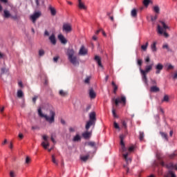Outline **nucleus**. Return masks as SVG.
<instances>
[{
    "mask_svg": "<svg viewBox=\"0 0 177 177\" xmlns=\"http://www.w3.org/2000/svg\"><path fill=\"white\" fill-rule=\"evenodd\" d=\"M111 85L113 88V93L115 95H117V91H118V86H117V84H115V82H111Z\"/></svg>",
    "mask_w": 177,
    "mask_h": 177,
    "instance_id": "22",
    "label": "nucleus"
},
{
    "mask_svg": "<svg viewBox=\"0 0 177 177\" xmlns=\"http://www.w3.org/2000/svg\"><path fill=\"white\" fill-rule=\"evenodd\" d=\"M52 16H56V10L52 6L49 7Z\"/></svg>",
    "mask_w": 177,
    "mask_h": 177,
    "instance_id": "34",
    "label": "nucleus"
},
{
    "mask_svg": "<svg viewBox=\"0 0 177 177\" xmlns=\"http://www.w3.org/2000/svg\"><path fill=\"white\" fill-rule=\"evenodd\" d=\"M58 39H59L62 44H67V39H66V38L64 37V36H63V35H59Z\"/></svg>",
    "mask_w": 177,
    "mask_h": 177,
    "instance_id": "19",
    "label": "nucleus"
},
{
    "mask_svg": "<svg viewBox=\"0 0 177 177\" xmlns=\"http://www.w3.org/2000/svg\"><path fill=\"white\" fill-rule=\"evenodd\" d=\"M78 8L80 9H83L84 10H86V6L84 3H80L78 4Z\"/></svg>",
    "mask_w": 177,
    "mask_h": 177,
    "instance_id": "35",
    "label": "nucleus"
},
{
    "mask_svg": "<svg viewBox=\"0 0 177 177\" xmlns=\"http://www.w3.org/2000/svg\"><path fill=\"white\" fill-rule=\"evenodd\" d=\"M89 120L93 121V122H96V113L91 112L89 113Z\"/></svg>",
    "mask_w": 177,
    "mask_h": 177,
    "instance_id": "15",
    "label": "nucleus"
},
{
    "mask_svg": "<svg viewBox=\"0 0 177 177\" xmlns=\"http://www.w3.org/2000/svg\"><path fill=\"white\" fill-rule=\"evenodd\" d=\"M59 56L54 57H53V62H54V63H57V61L59 60Z\"/></svg>",
    "mask_w": 177,
    "mask_h": 177,
    "instance_id": "54",
    "label": "nucleus"
},
{
    "mask_svg": "<svg viewBox=\"0 0 177 177\" xmlns=\"http://www.w3.org/2000/svg\"><path fill=\"white\" fill-rule=\"evenodd\" d=\"M166 168H167V169H174L175 165H174V163L170 162L167 165H165Z\"/></svg>",
    "mask_w": 177,
    "mask_h": 177,
    "instance_id": "31",
    "label": "nucleus"
},
{
    "mask_svg": "<svg viewBox=\"0 0 177 177\" xmlns=\"http://www.w3.org/2000/svg\"><path fill=\"white\" fill-rule=\"evenodd\" d=\"M153 64L147 65L145 66V70L142 69V68H140V74L142 75V80L146 85H149V83L147 82V73H150V71L153 70Z\"/></svg>",
    "mask_w": 177,
    "mask_h": 177,
    "instance_id": "3",
    "label": "nucleus"
},
{
    "mask_svg": "<svg viewBox=\"0 0 177 177\" xmlns=\"http://www.w3.org/2000/svg\"><path fill=\"white\" fill-rule=\"evenodd\" d=\"M131 16L134 19H136V17H138V10H136V8H133V10H131Z\"/></svg>",
    "mask_w": 177,
    "mask_h": 177,
    "instance_id": "21",
    "label": "nucleus"
},
{
    "mask_svg": "<svg viewBox=\"0 0 177 177\" xmlns=\"http://www.w3.org/2000/svg\"><path fill=\"white\" fill-rule=\"evenodd\" d=\"M31 161V159L30 157L27 156L26 158V164H30V162Z\"/></svg>",
    "mask_w": 177,
    "mask_h": 177,
    "instance_id": "55",
    "label": "nucleus"
},
{
    "mask_svg": "<svg viewBox=\"0 0 177 177\" xmlns=\"http://www.w3.org/2000/svg\"><path fill=\"white\" fill-rule=\"evenodd\" d=\"M79 55H80L81 56H85V55H88V50L85 48V46H81L79 51Z\"/></svg>",
    "mask_w": 177,
    "mask_h": 177,
    "instance_id": "12",
    "label": "nucleus"
},
{
    "mask_svg": "<svg viewBox=\"0 0 177 177\" xmlns=\"http://www.w3.org/2000/svg\"><path fill=\"white\" fill-rule=\"evenodd\" d=\"M88 95H89L91 99H95V97H96V93L95 92V91L92 88H89Z\"/></svg>",
    "mask_w": 177,
    "mask_h": 177,
    "instance_id": "17",
    "label": "nucleus"
},
{
    "mask_svg": "<svg viewBox=\"0 0 177 177\" xmlns=\"http://www.w3.org/2000/svg\"><path fill=\"white\" fill-rule=\"evenodd\" d=\"M133 150H135V147H133V146L129 147V152H127L126 153L122 154L123 158L127 164H129V162H131L132 161V159H131V158H128V156H129V153H132V151H133Z\"/></svg>",
    "mask_w": 177,
    "mask_h": 177,
    "instance_id": "6",
    "label": "nucleus"
},
{
    "mask_svg": "<svg viewBox=\"0 0 177 177\" xmlns=\"http://www.w3.org/2000/svg\"><path fill=\"white\" fill-rule=\"evenodd\" d=\"M17 96L19 99H21L22 97H24V93H23V91L21 90H18L17 92Z\"/></svg>",
    "mask_w": 177,
    "mask_h": 177,
    "instance_id": "23",
    "label": "nucleus"
},
{
    "mask_svg": "<svg viewBox=\"0 0 177 177\" xmlns=\"http://www.w3.org/2000/svg\"><path fill=\"white\" fill-rule=\"evenodd\" d=\"M176 156H177L176 153H173L169 155V158H170L171 160H174V158H175Z\"/></svg>",
    "mask_w": 177,
    "mask_h": 177,
    "instance_id": "42",
    "label": "nucleus"
},
{
    "mask_svg": "<svg viewBox=\"0 0 177 177\" xmlns=\"http://www.w3.org/2000/svg\"><path fill=\"white\" fill-rule=\"evenodd\" d=\"M52 162L53 164H55V165H59V163L56 161V158L55 157V155H52Z\"/></svg>",
    "mask_w": 177,
    "mask_h": 177,
    "instance_id": "43",
    "label": "nucleus"
},
{
    "mask_svg": "<svg viewBox=\"0 0 177 177\" xmlns=\"http://www.w3.org/2000/svg\"><path fill=\"white\" fill-rule=\"evenodd\" d=\"M62 30L63 31H65V32H71V31H73V28L69 24H64Z\"/></svg>",
    "mask_w": 177,
    "mask_h": 177,
    "instance_id": "10",
    "label": "nucleus"
},
{
    "mask_svg": "<svg viewBox=\"0 0 177 177\" xmlns=\"http://www.w3.org/2000/svg\"><path fill=\"white\" fill-rule=\"evenodd\" d=\"M66 55L68 56V60H69L70 63L73 66H80V61H78V58L75 56V51L73 48H69L67 50Z\"/></svg>",
    "mask_w": 177,
    "mask_h": 177,
    "instance_id": "1",
    "label": "nucleus"
},
{
    "mask_svg": "<svg viewBox=\"0 0 177 177\" xmlns=\"http://www.w3.org/2000/svg\"><path fill=\"white\" fill-rule=\"evenodd\" d=\"M139 139H140V141H142L145 139V133L143 131L140 132Z\"/></svg>",
    "mask_w": 177,
    "mask_h": 177,
    "instance_id": "37",
    "label": "nucleus"
},
{
    "mask_svg": "<svg viewBox=\"0 0 177 177\" xmlns=\"http://www.w3.org/2000/svg\"><path fill=\"white\" fill-rule=\"evenodd\" d=\"M163 49H169V47L168 46V44H164L162 46Z\"/></svg>",
    "mask_w": 177,
    "mask_h": 177,
    "instance_id": "58",
    "label": "nucleus"
},
{
    "mask_svg": "<svg viewBox=\"0 0 177 177\" xmlns=\"http://www.w3.org/2000/svg\"><path fill=\"white\" fill-rule=\"evenodd\" d=\"M80 160L82 161H83L84 162H86V161H88V160H89V155L80 156Z\"/></svg>",
    "mask_w": 177,
    "mask_h": 177,
    "instance_id": "29",
    "label": "nucleus"
},
{
    "mask_svg": "<svg viewBox=\"0 0 177 177\" xmlns=\"http://www.w3.org/2000/svg\"><path fill=\"white\" fill-rule=\"evenodd\" d=\"M37 99H38V96L37 95H35L32 97V102H33L34 104H35L37 102Z\"/></svg>",
    "mask_w": 177,
    "mask_h": 177,
    "instance_id": "53",
    "label": "nucleus"
},
{
    "mask_svg": "<svg viewBox=\"0 0 177 177\" xmlns=\"http://www.w3.org/2000/svg\"><path fill=\"white\" fill-rule=\"evenodd\" d=\"M43 139L44 141L41 142V145L42 147H44V149H45V150H46V149H48V147L50 146L49 142L48 141V136H43Z\"/></svg>",
    "mask_w": 177,
    "mask_h": 177,
    "instance_id": "9",
    "label": "nucleus"
},
{
    "mask_svg": "<svg viewBox=\"0 0 177 177\" xmlns=\"http://www.w3.org/2000/svg\"><path fill=\"white\" fill-rule=\"evenodd\" d=\"M113 127L115 129H118L120 131V125L118 124V123L116 122H113Z\"/></svg>",
    "mask_w": 177,
    "mask_h": 177,
    "instance_id": "47",
    "label": "nucleus"
},
{
    "mask_svg": "<svg viewBox=\"0 0 177 177\" xmlns=\"http://www.w3.org/2000/svg\"><path fill=\"white\" fill-rule=\"evenodd\" d=\"M18 85H19V86H21V88H23V82H19Z\"/></svg>",
    "mask_w": 177,
    "mask_h": 177,
    "instance_id": "63",
    "label": "nucleus"
},
{
    "mask_svg": "<svg viewBox=\"0 0 177 177\" xmlns=\"http://www.w3.org/2000/svg\"><path fill=\"white\" fill-rule=\"evenodd\" d=\"M3 16L5 19H9V17H11L12 15H10V12L9 10H4Z\"/></svg>",
    "mask_w": 177,
    "mask_h": 177,
    "instance_id": "20",
    "label": "nucleus"
},
{
    "mask_svg": "<svg viewBox=\"0 0 177 177\" xmlns=\"http://www.w3.org/2000/svg\"><path fill=\"white\" fill-rule=\"evenodd\" d=\"M10 177H16V173H15V171H10Z\"/></svg>",
    "mask_w": 177,
    "mask_h": 177,
    "instance_id": "50",
    "label": "nucleus"
},
{
    "mask_svg": "<svg viewBox=\"0 0 177 177\" xmlns=\"http://www.w3.org/2000/svg\"><path fill=\"white\" fill-rule=\"evenodd\" d=\"M38 114L42 118H45L46 121H47V122H48L49 124H53V122H55V117L56 115V113L54 111L50 110V116H48V115H45L42 113V109L39 108L38 109Z\"/></svg>",
    "mask_w": 177,
    "mask_h": 177,
    "instance_id": "2",
    "label": "nucleus"
},
{
    "mask_svg": "<svg viewBox=\"0 0 177 177\" xmlns=\"http://www.w3.org/2000/svg\"><path fill=\"white\" fill-rule=\"evenodd\" d=\"M149 46V42H147L145 44V45H142L141 46V48L142 49V50H147V47Z\"/></svg>",
    "mask_w": 177,
    "mask_h": 177,
    "instance_id": "39",
    "label": "nucleus"
},
{
    "mask_svg": "<svg viewBox=\"0 0 177 177\" xmlns=\"http://www.w3.org/2000/svg\"><path fill=\"white\" fill-rule=\"evenodd\" d=\"M122 125L124 128V129H127V122L122 121Z\"/></svg>",
    "mask_w": 177,
    "mask_h": 177,
    "instance_id": "52",
    "label": "nucleus"
},
{
    "mask_svg": "<svg viewBox=\"0 0 177 177\" xmlns=\"http://www.w3.org/2000/svg\"><path fill=\"white\" fill-rule=\"evenodd\" d=\"M81 140V136L79 134H77L73 139V142H80Z\"/></svg>",
    "mask_w": 177,
    "mask_h": 177,
    "instance_id": "32",
    "label": "nucleus"
},
{
    "mask_svg": "<svg viewBox=\"0 0 177 177\" xmlns=\"http://www.w3.org/2000/svg\"><path fill=\"white\" fill-rule=\"evenodd\" d=\"M94 59L100 67H103V65L102 64V58H100V57L95 55Z\"/></svg>",
    "mask_w": 177,
    "mask_h": 177,
    "instance_id": "18",
    "label": "nucleus"
},
{
    "mask_svg": "<svg viewBox=\"0 0 177 177\" xmlns=\"http://www.w3.org/2000/svg\"><path fill=\"white\" fill-rule=\"evenodd\" d=\"M166 67H167V70H174V66H172V64H167L166 65Z\"/></svg>",
    "mask_w": 177,
    "mask_h": 177,
    "instance_id": "41",
    "label": "nucleus"
},
{
    "mask_svg": "<svg viewBox=\"0 0 177 177\" xmlns=\"http://www.w3.org/2000/svg\"><path fill=\"white\" fill-rule=\"evenodd\" d=\"M142 63H143V61L142 59L137 60V64H138V66H139L140 68H142Z\"/></svg>",
    "mask_w": 177,
    "mask_h": 177,
    "instance_id": "46",
    "label": "nucleus"
},
{
    "mask_svg": "<svg viewBox=\"0 0 177 177\" xmlns=\"http://www.w3.org/2000/svg\"><path fill=\"white\" fill-rule=\"evenodd\" d=\"M112 114L115 118H118V116L117 115V113H115V109H114V108H113V109H112Z\"/></svg>",
    "mask_w": 177,
    "mask_h": 177,
    "instance_id": "48",
    "label": "nucleus"
},
{
    "mask_svg": "<svg viewBox=\"0 0 177 177\" xmlns=\"http://www.w3.org/2000/svg\"><path fill=\"white\" fill-rule=\"evenodd\" d=\"M59 94L60 96H67V95H68V93L67 91H64L63 90H60L59 92Z\"/></svg>",
    "mask_w": 177,
    "mask_h": 177,
    "instance_id": "33",
    "label": "nucleus"
},
{
    "mask_svg": "<svg viewBox=\"0 0 177 177\" xmlns=\"http://www.w3.org/2000/svg\"><path fill=\"white\" fill-rule=\"evenodd\" d=\"M50 42L52 44V45H56V36L55 34H52L49 38H48Z\"/></svg>",
    "mask_w": 177,
    "mask_h": 177,
    "instance_id": "16",
    "label": "nucleus"
},
{
    "mask_svg": "<svg viewBox=\"0 0 177 177\" xmlns=\"http://www.w3.org/2000/svg\"><path fill=\"white\" fill-rule=\"evenodd\" d=\"M6 55L0 52V59H5Z\"/></svg>",
    "mask_w": 177,
    "mask_h": 177,
    "instance_id": "56",
    "label": "nucleus"
},
{
    "mask_svg": "<svg viewBox=\"0 0 177 177\" xmlns=\"http://www.w3.org/2000/svg\"><path fill=\"white\" fill-rule=\"evenodd\" d=\"M120 145H121V150L122 153H125L127 151V148L125 147V143H124V139H125V136L123 134L120 136Z\"/></svg>",
    "mask_w": 177,
    "mask_h": 177,
    "instance_id": "8",
    "label": "nucleus"
},
{
    "mask_svg": "<svg viewBox=\"0 0 177 177\" xmlns=\"http://www.w3.org/2000/svg\"><path fill=\"white\" fill-rule=\"evenodd\" d=\"M96 122H93L92 120H88L86 124V131H88L89 130V128H91V127H95Z\"/></svg>",
    "mask_w": 177,
    "mask_h": 177,
    "instance_id": "14",
    "label": "nucleus"
},
{
    "mask_svg": "<svg viewBox=\"0 0 177 177\" xmlns=\"http://www.w3.org/2000/svg\"><path fill=\"white\" fill-rule=\"evenodd\" d=\"M45 55V51L44 50H39V56H44Z\"/></svg>",
    "mask_w": 177,
    "mask_h": 177,
    "instance_id": "49",
    "label": "nucleus"
},
{
    "mask_svg": "<svg viewBox=\"0 0 177 177\" xmlns=\"http://www.w3.org/2000/svg\"><path fill=\"white\" fill-rule=\"evenodd\" d=\"M150 2H151V1H150V0H144L143 1V5L145 6H146V8H147V6H149Z\"/></svg>",
    "mask_w": 177,
    "mask_h": 177,
    "instance_id": "38",
    "label": "nucleus"
},
{
    "mask_svg": "<svg viewBox=\"0 0 177 177\" xmlns=\"http://www.w3.org/2000/svg\"><path fill=\"white\" fill-rule=\"evenodd\" d=\"M153 12H155V13H160V7H158V6H154Z\"/></svg>",
    "mask_w": 177,
    "mask_h": 177,
    "instance_id": "40",
    "label": "nucleus"
},
{
    "mask_svg": "<svg viewBox=\"0 0 177 177\" xmlns=\"http://www.w3.org/2000/svg\"><path fill=\"white\" fill-rule=\"evenodd\" d=\"M87 146H90L91 147H95V146H96V142L93 141H90L87 142Z\"/></svg>",
    "mask_w": 177,
    "mask_h": 177,
    "instance_id": "36",
    "label": "nucleus"
},
{
    "mask_svg": "<svg viewBox=\"0 0 177 177\" xmlns=\"http://www.w3.org/2000/svg\"><path fill=\"white\" fill-rule=\"evenodd\" d=\"M91 82V76H87L84 80V84H89Z\"/></svg>",
    "mask_w": 177,
    "mask_h": 177,
    "instance_id": "45",
    "label": "nucleus"
},
{
    "mask_svg": "<svg viewBox=\"0 0 177 177\" xmlns=\"http://www.w3.org/2000/svg\"><path fill=\"white\" fill-rule=\"evenodd\" d=\"M165 177H176V175L174 171L169 170Z\"/></svg>",
    "mask_w": 177,
    "mask_h": 177,
    "instance_id": "26",
    "label": "nucleus"
},
{
    "mask_svg": "<svg viewBox=\"0 0 177 177\" xmlns=\"http://www.w3.org/2000/svg\"><path fill=\"white\" fill-rule=\"evenodd\" d=\"M19 139H23V138H24V136L23 135V133H19Z\"/></svg>",
    "mask_w": 177,
    "mask_h": 177,
    "instance_id": "62",
    "label": "nucleus"
},
{
    "mask_svg": "<svg viewBox=\"0 0 177 177\" xmlns=\"http://www.w3.org/2000/svg\"><path fill=\"white\" fill-rule=\"evenodd\" d=\"M82 136L84 139H89L91 138V132L86 131L82 133Z\"/></svg>",
    "mask_w": 177,
    "mask_h": 177,
    "instance_id": "24",
    "label": "nucleus"
},
{
    "mask_svg": "<svg viewBox=\"0 0 177 177\" xmlns=\"http://www.w3.org/2000/svg\"><path fill=\"white\" fill-rule=\"evenodd\" d=\"M157 158L159 160L160 165L162 167H165V165H165V162H164V160H162L163 158H165V156H162V154L158 153L157 154Z\"/></svg>",
    "mask_w": 177,
    "mask_h": 177,
    "instance_id": "11",
    "label": "nucleus"
},
{
    "mask_svg": "<svg viewBox=\"0 0 177 177\" xmlns=\"http://www.w3.org/2000/svg\"><path fill=\"white\" fill-rule=\"evenodd\" d=\"M164 68V66L162 64H158L156 66V74H160L161 73V71Z\"/></svg>",
    "mask_w": 177,
    "mask_h": 177,
    "instance_id": "13",
    "label": "nucleus"
},
{
    "mask_svg": "<svg viewBox=\"0 0 177 177\" xmlns=\"http://www.w3.org/2000/svg\"><path fill=\"white\" fill-rule=\"evenodd\" d=\"M169 102V97L168 95H165L163 99L162 100V102Z\"/></svg>",
    "mask_w": 177,
    "mask_h": 177,
    "instance_id": "44",
    "label": "nucleus"
},
{
    "mask_svg": "<svg viewBox=\"0 0 177 177\" xmlns=\"http://www.w3.org/2000/svg\"><path fill=\"white\" fill-rule=\"evenodd\" d=\"M156 45H157V42L154 41L151 46V49L152 50V52H157V47H156Z\"/></svg>",
    "mask_w": 177,
    "mask_h": 177,
    "instance_id": "28",
    "label": "nucleus"
},
{
    "mask_svg": "<svg viewBox=\"0 0 177 177\" xmlns=\"http://www.w3.org/2000/svg\"><path fill=\"white\" fill-rule=\"evenodd\" d=\"M158 16L156 15L154 17H151V21H156V19H158Z\"/></svg>",
    "mask_w": 177,
    "mask_h": 177,
    "instance_id": "51",
    "label": "nucleus"
},
{
    "mask_svg": "<svg viewBox=\"0 0 177 177\" xmlns=\"http://www.w3.org/2000/svg\"><path fill=\"white\" fill-rule=\"evenodd\" d=\"M150 91L155 93L160 92V88L157 87V86H153L150 88Z\"/></svg>",
    "mask_w": 177,
    "mask_h": 177,
    "instance_id": "25",
    "label": "nucleus"
},
{
    "mask_svg": "<svg viewBox=\"0 0 177 177\" xmlns=\"http://www.w3.org/2000/svg\"><path fill=\"white\" fill-rule=\"evenodd\" d=\"M160 23L162 28L160 25H158V34H163V35H165L166 38H167V37H169V35L168 33H167V32H165V30H167V28H169L168 27V26H167V24H165V22L160 21Z\"/></svg>",
    "mask_w": 177,
    "mask_h": 177,
    "instance_id": "4",
    "label": "nucleus"
},
{
    "mask_svg": "<svg viewBox=\"0 0 177 177\" xmlns=\"http://www.w3.org/2000/svg\"><path fill=\"white\" fill-rule=\"evenodd\" d=\"M152 85H157V82L153 79L151 80Z\"/></svg>",
    "mask_w": 177,
    "mask_h": 177,
    "instance_id": "57",
    "label": "nucleus"
},
{
    "mask_svg": "<svg viewBox=\"0 0 177 177\" xmlns=\"http://www.w3.org/2000/svg\"><path fill=\"white\" fill-rule=\"evenodd\" d=\"M91 105H88L86 108V111H89V110H91Z\"/></svg>",
    "mask_w": 177,
    "mask_h": 177,
    "instance_id": "60",
    "label": "nucleus"
},
{
    "mask_svg": "<svg viewBox=\"0 0 177 177\" xmlns=\"http://www.w3.org/2000/svg\"><path fill=\"white\" fill-rule=\"evenodd\" d=\"M1 71L0 78L2 80V76L3 74H6V73H8V69H6V68H1Z\"/></svg>",
    "mask_w": 177,
    "mask_h": 177,
    "instance_id": "30",
    "label": "nucleus"
},
{
    "mask_svg": "<svg viewBox=\"0 0 177 177\" xmlns=\"http://www.w3.org/2000/svg\"><path fill=\"white\" fill-rule=\"evenodd\" d=\"M41 12L38 11V12H35L34 14H32V15H30V20H32V23H35V21H37V19H39V17H41Z\"/></svg>",
    "mask_w": 177,
    "mask_h": 177,
    "instance_id": "7",
    "label": "nucleus"
},
{
    "mask_svg": "<svg viewBox=\"0 0 177 177\" xmlns=\"http://www.w3.org/2000/svg\"><path fill=\"white\" fill-rule=\"evenodd\" d=\"M112 102H115V106H118L120 103L123 104V106H125V104H127V97L122 95L121 97H118L117 98H113Z\"/></svg>",
    "mask_w": 177,
    "mask_h": 177,
    "instance_id": "5",
    "label": "nucleus"
},
{
    "mask_svg": "<svg viewBox=\"0 0 177 177\" xmlns=\"http://www.w3.org/2000/svg\"><path fill=\"white\" fill-rule=\"evenodd\" d=\"M37 6H39V0H35Z\"/></svg>",
    "mask_w": 177,
    "mask_h": 177,
    "instance_id": "64",
    "label": "nucleus"
},
{
    "mask_svg": "<svg viewBox=\"0 0 177 177\" xmlns=\"http://www.w3.org/2000/svg\"><path fill=\"white\" fill-rule=\"evenodd\" d=\"M44 35H46V37H49V32L48 30H45Z\"/></svg>",
    "mask_w": 177,
    "mask_h": 177,
    "instance_id": "61",
    "label": "nucleus"
},
{
    "mask_svg": "<svg viewBox=\"0 0 177 177\" xmlns=\"http://www.w3.org/2000/svg\"><path fill=\"white\" fill-rule=\"evenodd\" d=\"M145 62H146V63H149V62H150V57H149V56L146 57Z\"/></svg>",
    "mask_w": 177,
    "mask_h": 177,
    "instance_id": "59",
    "label": "nucleus"
},
{
    "mask_svg": "<svg viewBox=\"0 0 177 177\" xmlns=\"http://www.w3.org/2000/svg\"><path fill=\"white\" fill-rule=\"evenodd\" d=\"M160 136H162V138L163 139H165V140H166L167 142H168V135L162 131L160 132Z\"/></svg>",
    "mask_w": 177,
    "mask_h": 177,
    "instance_id": "27",
    "label": "nucleus"
}]
</instances>
